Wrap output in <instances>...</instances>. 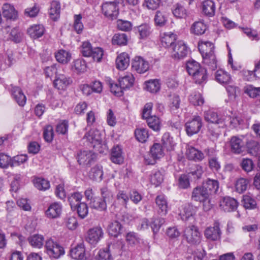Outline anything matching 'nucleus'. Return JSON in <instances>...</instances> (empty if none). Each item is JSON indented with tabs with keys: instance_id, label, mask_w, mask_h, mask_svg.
<instances>
[{
	"instance_id": "c03bdc74",
	"label": "nucleus",
	"mask_w": 260,
	"mask_h": 260,
	"mask_svg": "<svg viewBox=\"0 0 260 260\" xmlns=\"http://www.w3.org/2000/svg\"><path fill=\"white\" fill-rule=\"evenodd\" d=\"M103 175L102 167L99 166L92 168L89 173V177L95 181H101L102 179Z\"/></svg>"
},
{
	"instance_id": "72a5a7b5",
	"label": "nucleus",
	"mask_w": 260,
	"mask_h": 260,
	"mask_svg": "<svg viewBox=\"0 0 260 260\" xmlns=\"http://www.w3.org/2000/svg\"><path fill=\"white\" fill-rule=\"evenodd\" d=\"M244 143L242 140L237 137H233L231 140V150L235 153L239 154L242 152Z\"/></svg>"
},
{
	"instance_id": "de8ad7c7",
	"label": "nucleus",
	"mask_w": 260,
	"mask_h": 260,
	"mask_svg": "<svg viewBox=\"0 0 260 260\" xmlns=\"http://www.w3.org/2000/svg\"><path fill=\"white\" fill-rule=\"evenodd\" d=\"M244 92L251 98H256L260 95V87L252 85H247L244 87Z\"/></svg>"
},
{
	"instance_id": "bb28decb",
	"label": "nucleus",
	"mask_w": 260,
	"mask_h": 260,
	"mask_svg": "<svg viewBox=\"0 0 260 260\" xmlns=\"http://www.w3.org/2000/svg\"><path fill=\"white\" fill-rule=\"evenodd\" d=\"M2 13L4 17L7 19H15L17 16V12L13 6L6 3L2 7Z\"/></svg>"
},
{
	"instance_id": "4be33fe9",
	"label": "nucleus",
	"mask_w": 260,
	"mask_h": 260,
	"mask_svg": "<svg viewBox=\"0 0 260 260\" xmlns=\"http://www.w3.org/2000/svg\"><path fill=\"white\" fill-rule=\"evenodd\" d=\"M72 81L70 77H66L63 74L57 75L54 81V85L58 89H63L69 85Z\"/></svg>"
},
{
	"instance_id": "423d86ee",
	"label": "nucleus",
	"mask_w": 260,
	"mask_h": 260,
	"mask_svg": "<svg viewBox=\"0 0 260 260\" xmlns=\"http://www.w3.org/2000/svg\"><path fill=\"white\" fill-rule=\"evenodd\" d=\"M102 10L103 14L111 20L116 19L119 14L118 4L114 2L104 3Z\"/></svg>"
},
{
	"instance_id": "f257e3e1",
	"label": "nucleus",
	"mask_w": 260,
	"mask_h": 260,
	"mask_svg": "<svg viewBox=\"0 0 260 260\" xmlns=\"http://www.w3.org/2000/svg\"><path fill=\"white\" fill-rule=\"evenodd\" d=\"M209 197V193L203 186H199L193 188L191 197L194 201L203 203L204 210L208 211L212 208Z\"/></svg>"
},
{
	"instance_id": "a19ab883",
	"label": "nucleus",
	"mask_w": 260,
	"mask_h": 260,
	"mask_svg": "<svg viewBox=\"0 0 260 260\" xmlns=\"http://www.w3.org/2000/svg\"><path fill=\"white\" fill-rule=\"evenodd\" d=\"M195 82L198 84H202L206 82L207 76V69L202 68L198 71L192 75Z\"/></svg>"
},
{
	"instance_id": "052dcab7",
	"label": "nucleus",
	"mask_w": 260,
	"mask_h": 260,
	"mask_svg": "<svg viewBox=\"0 0 260 260\" xmlns=\"http://www.w3.org/2000/svg\"><path fill=\"white\" fill-rule=\"evenodd\" d=\"M190 102L194 106H201L204 103V99L199 92H194L189 96Z\"/></svg>"
},
{
	"instance_id": "39448f33",
	"label": "nucleus",
	"mask_w": 260,
	"mask_h": 260,
	"mask_svg": "<svg viewBox=\"0 0 260 260\" xmlns=\"http://www.w3.org/2000/svg\"><path fill=\"white\" fill-rule=\"evenodd\" d=\"M202 125V118L198 115L194 116L191 120L187 121L185 124L187 134L188 136H192L197 134L200 131Z\"/></svg>"
},
{
	"instance_id": "49530a36",
	"label": "nucleus",
	"mask_w": 260,
	"mask_h": 260,
	"mask_svg": "<svg viewBox=\"0 0 260 260\" xmlns=\"http://www.w3.org/2000/svg\"><path fill=\"white\" fill-rule=\"evenodd\" d=\"M168 20V15L165 12L157 11L154 17V21L156 25L162 26L165 25Z\"/></svg>"
},
{
	"instance_id": "79ce46f5",
	"label": "nucleus",
	"mask_w": 260,
	"mask_h": 260,
	"mask_svg": "<svg viewBox=\"0 0 260 260\" xmlns=\"http://www.w3.org/2000/svg\"><path fill=\"white\" fill-rule=\"evenodd\" d=\"M161 141L164 146L169 151L172 150L176 145L173 137L169 133H166L163 135Z\"/></svg>"
},
{
	"instance_id": "f3484780",
	"label": "nucleus",
	"mask_w": 260,
	"mask_h": 260,
	"mask_svg": "<svg viewBox=\"0 0 260 260\" xmlns=\"http://www.w3.org/2000/svg\"><path fill=\"white\" fill-rule=\"evenodd\" d=\"M124 153L122 147L117 145L113 147L111 152L110 159L112 162L121 164L124 161Z\"/></svg>"
},
{
	"instance_id": "6e6552de",
	"label": "nucleus",
	"mask_w": 260,
	"mask_h": 260,
	"mask_svg": "<svg viewBox=\"0 0 260 260\" xmlns=\"http://www.w3.org/2000/svg\"><path fill=\"white\" fill-rule=\"evenodd\" d=\"M62 210V204L57 202L51 203L45 211V216L49 219H56L60 217Z\"/></svg>"
},
{
	"instance_id": "f8f14e48",
	"label": "nucleus",
	"mask_w": 260,
	"mask_h": 260,
	"mask_svg": "<svg viewBox=\"0 0 260 260\" xmlns=\"http://www.w3.org/2000/svg\"><path fill=\"white\" fill-rule=\"evenodd\" d=\"M132 68L139 74L144 73L149 68V64L147 61L140 56H136L132 62Z\"/></svg>"
},
{
	"instance_id": "b1692460",
	"label": "nucleus",
	"mask_w": 260,
	"mask_h": 260,
	"mask_svg": "<svg viewBox=\"0 0 260 260\" xmlns=\"http://www.w3.org/2000/svg\"><path fill=\"white\" fill-rule=\"evenodd\" d=\"M215 80L221 85H225L232 83V79L230 74L222 70H219L215 73Z\"/></svg>"
},
{
	"instance_id": "a18cd8bd",
	"label": "nucleus",
	"mask_w": 260,
	"mask_h": 260,
	"mask_svg": "<svg viewBox=\"0 0 260 260\" xmlns=\"http://www.w3.org/2000/svg\"><path fill=\"white\" fill-rule=\"evenodd\" d=\"M146 119H147V124L150 128L156 132L160 130L161 122L158 117L152 116Z\"/></svg>"
},
{
	"instance_id": "dca6fc26",
	"label": "nucleus",
	"mask_w": 260,
	"mask_h": 260,
	"mask_svg": "<svg viewBox=\"0 0 260 260\" xmlns=\"http://www.w3.org/2000/svg\"><path fill=\"white\" fill-rule=\"evenodd\" d=\"M243 122L240 116L231 113V115H226L223 118L222 125L220 127L229 126L231 128L236 127Z\"/></svg>"
},
{
	"instance_id": "a211bd4d",
	"label": "nucleus",
	"mask_w": 260,
	"mask_h": 260,
	"mask_svg": "<svg viewBox=\"0 0 260 260\" xmlns=\"http://www.w3.org/2000/svg\"><path fill=\"white\" fill-rule=\"evenodd\" d=\"M71 256L77 260H89L85 253L84 245L81 244L72 248L70 250Z\"/></svg>"
},
{
	"instance_id": "09e8293b",
	"label": "nucleus",
	"mask_w": 260,
	"mask_h": 260,
	"mask_svg": "<svg viewBox=\"0 0 260 260\" xmlns=\"http://www.w3.org/2000/svg\"><path fill=\"white\" fill-rule=\"evenodd\" d=\"M140 39H146L151 32V27L147 24H143L137 27Z\"/></svg>"
},
{
	"instance_id": "69168bd1",
	"label": "nucleus",
	"mask_w": 260,
	"mask_h": 260,
	"mask_svg": "<svg viewBox=\"0 0 260 260\" xmlns=\"http://www.w3.org/2000/svg\"><path fill=\"white\" fill-rule=\"evenodd\" d=\"M190 180V177L187 174L181 175L178 181V185L179 188L182 189H186L189 187Z\"/></svg>"
},
{
	"instance_id": "4c0bfd02",
	"label": "nucleus",
	"mask_w": 260,
	"mask_h": 260,
	"mask_svg": "<svg viewBox=\"0 0 260 260\" xmlns=\"http://www.w3.org/2000/svg\"><path fill=\"white\" fill-rule=\"evenodd\" d=\"M55 58L56 60L61 63L66 64L69 62L71 59V54L65 50H59L55 53Z\"/></svg>"
},
{
	"instance_id": "c756f323",
	"label": "nucleus",
	"mask_w": 260,
	"mask_h": 260,
	"mask_svg": "<svg viewBox=\"0 0 260 260\" xmlns=\"http://www.w3.org/2000/svg\"><path fill=\"white\" fill-rule=\"evenodd\" d=\"M44 237L41 234H34L28 238L29 244L34 248H41L44 243Z\"/></svg>"
},
{
	"instance_id": "338daca9",
	"label": "nucleus",
	"mask_w": 260,
	"mask_h": 260,
	"mask_svg": "<svg viewBox=\"0 0 260 260\" xmlns=\"http://www.w3.org/2000/svg\"><path fill=\"white\" fill-rule=\"evenodd\" d=\"M101 195L102 199L105 202H110L112 201L113 197V193L112 191L108 188L107 186L102 187L101 189Z\"/></svg>"
},
{
	"instance_id": "864d4df0",
	"label": "nucleus",
	"mask_w": 260,
	"mask_h": 260,
	"mask_svg": "<svg viewBox=\"0 0 260 260\" xmlns=\"http://www.w3.org/2000/svg\"><path fill=\"white\" fill-rule=\"evenodd\" d=\"M112 41L114 45H125L127 44V37L125 34H116L113 36Z\"/></svg>"
},
{
	"instance_id": "e433bc0d",
	"label": "nucleus",
	"mask_w": 260,
	"mask_h": 260,
	"mask_svg": "<svg viewBox=\"0 0 260 260\" xmlns=\"http://www.w3.org/2000/svg\"><path fill=\"white\" fill-rule=\"evenodd\" d=\"M194 212L193 207L190 205L184 206L180 211L179 216L183 221H187L189 219H192Z\"/></svg>"
},
{
	"instance_id": "c85d7f7f",
	"label": "nucleus",
	"mask_w": 260,
	"mask_h": 260,
	"mask_svg": "<svg viewBox=\"0 0 260 260\" xmlns=\"http://www.w3.org/2000/svg\"><path fill=\"white\" fill-rule=\"evenodd\" d=\"M135 78L131 73H126L119 79V83L123 89L130 88L133 85Z\"/></svg>"
},
{
	"instance_id": "8fccbe9b",
	"label": "nucleus",
	"mask_w": 260,
	"mask_h": 260,
	"mask_svg": "<svg viewBox=\"0 0 260 260\" xmlns=\"http://www.w3.org/2000/svg\"><path fill=\"white\" fill-rule=\"evenodd\" d=\"M146 89L151 93L158 92L160 88V84L158 80H151L146 82Z\"/></svg>"
},
{
	"instance_id": "6ab92c4d",
	"label": "nucleus",
	"mask_w": 260,
	"mask_h": 260,
	"mask_svg": "<svg viewBox=\"0 0 260 260\" xmlns=\"http://www.w3.org/2000/svg\"><path fill=\"white\" fill-rule=\"evenodd\" d=\"M155 203L158 213L161 215H166L168 211V203L165 196L158 195L155 198Z\"/></svg>"
},
{
	"instance_id": "58836bf2",
	"label": "nucleus",
	"mask_w": 260,
	"mask_h": 260,
	"mask_svg": "<svg viewBox=\"0 0 260 260\" xmlns=\"http://www.w3.org/2000/svg\"><path fill=\"white\" fill-rule=\"evenodd\" d=\"M206 25L202 21L194 22L190 27V32L195 35H201L205 33Z\"/></svg>"
},
{
	"instance_id": "aec40b11",
	"label": "nucleus",
	"mask_w": 260,
	"mask_h": 260,
	"mask_svg": "<svg viewBox=\"0 0 260 260\" xmlns=\"http://www.w3.org/2000/svg\"><path fill=\"white\" fill-rule=\"evenodd\" d=\"M204 119L207 122L222 125L223 118L219 117L217 113L212 109L205 111L204 113Z\"/></svg>"
},
{
	"instance_id": "20e7f679",
	"label": "nucleus",
	"mask_w": 260,
	"mask_h": 260,
	"mask_svg": "<svg viewBox=\"0 0 260 260\" xmlns=\"http://www.w3.org/2000/svg\"><path fill=\"white\" fill-rule=\"evenodd\" d=\"M183 237L187 243L196 245L200 243L201 234L197 226L190 225L186 227L183 232Z\"/></svg>"
},
{
	"instance_id": "c9c22d12",
	"label": "nucleus",
	"mask_w": 260,
	"mask_h": 260,
	"mask_svg": "<svg viewBox=\"0 0 260 260\" xmlns=\"http://www.w3.org/2000/svg\"><path fill=\"white\" fill-rule=\"evenodd\" d=\"M198 48L202 56L214 52V46L210 42L202 41L199 42Z\"/></svg>"
},
{
	"instance_id": "4d7b16f0",
	"label": "nucleus",
	"mask_w": 260,
	"mask_h": 260,
	"mask_svg": "<svg viewBox=\"0 0 260 260\" xmlns=\"http://www.w3.org/2000/svg\"><path fill=\"white\" fill-rule=\"evenodd\" d=\"M34 184L36 188L41 190H46L50 187L49 182L44 178H36L34 180Z\"/></svg>"
},
{
	"instance_id": "1a4fd4ad",
	"label": "nucleus",
	"mask_w": 260,
	"mask_h": 260,
	"mask_svg": "<svg viewBox=\"0 0 260 260\" xmlns=\"http://www.w3.org/2000/svg\"><path fill=\"white\" fill-rule=\"evenodd\" d=\"M219 206L221 210L229 212L233 211L237 209L238 202L233 198L225 197L220 199Z\"/></svg>"
},
{
	"instance_id": "e2e57ef3",
	"label": "nucleus",
	"mask_w": 260,
	"mask_h": 260,
	"mask_svg": "<svg viewBox=\"0 0 260 260\" xmlns=\"http://www.w3.org/2000/svg\"><path fill=\"white\" fill-rule=\"evenodd\" d=\"M248 181L243 178L238 179L235 183L236 190L239 193H242L247 189Z\"/></svg>"
},
{
	"instance_id": "a878e982",
	"label": "nucleus",
	"mask_w": 260,
	"mask_h": 260,
	"mask_svg": "<svg viewBox=\"0 0 260 260\" xmlns=\"http://www.w3.org/2000/svg\"><path fill=\"white\" fill-rule=\"evenodd\" d=\"M45 29L42 25L36 24L31 26L27 29V34L32 39L41 37L44 33Z\"/></svg>"
},
{
	"instance_id": "5fc2aeb1",
	"label": "nucleus",
	"mask_w": 260,
	"mask_h": 260,
	"mask_svg": "<svg viewBox=\"0 0 260 260\" xmlns=\"http://www.w3.org/2000/svg\"><path fill=\"white\" fill-rule=\"evenodd\" d=\"M121 225L117 221L111 222L108 226V232L110 235L117 237L120 233Z\"/></svg>"
},
{
	"instance_id": "393cba45",
	"label": "nucleus",
	"mask_w": 260,
	"mask_h": 260,
	"mask_svg": "<svg viewBox=\"0 0 260 260\" xmlns=\"http://www.w3.org/2000/svg\"><path fill=\"white\" fill-rule=\"evenodd\" d=\"M129 64V57L127 53L123 52L116 58V68L120 70H125Z\"/></svg>"
},
{
	"instance_id": "9d476101",
	"label": "nucleus",
	"mask_w": 260,
	"mask_h": 260,
	"mask_svg": "<svg viewBox=\"0 0 260 260\" xmlns=\"http://www.w3.org/2000/svg\"><path fill=\"white\" fill-rule=\"evenodd\" d=\"M221 232L219 228V223H214L213 226L208 227L205 231V237L212 241H217L220 239Z\"/></svg>"
},
{
	"instance_id": "7c9ffc66",
	"label": "nucleus",
	"mask_w": 260,
	"mask_h": 260,
	"mask_svg": "<svg viewBox=\"0 0 260 260\" xmlns=\"http://www.w3.org/2000/svg\"><path fill=\"white\" fill-rule=\"evenodd\" d=\"M186 154L189 159L195 161H201L204 157V154L201 151L191 146L187 148Z\"/></svg>"
},
{
	"instance_id": "0e129e2a",
	"label": "nucleus",
	"mask_w": 260,
	"mask_h": 260,
	"mask_svg": "<svg viewBox=\"0 0 260 260\" xmlns=\"http://www.w3.org/2000/svg\"><path fill=\"white\" fill-rule=\"evenodd\" d=\"M150 180L152 184L157 186L162 182L164 176L160 171H156L152 173Z\"/></svg>"
},
{
	"instance_id": "f704fd0d",
	"label": "nucleus",
	"mask_w": 260,
	"mask_h": 260,
	"mask_svg": "<svg viewBox=\"0 0 260 260\" xmlns=\"http://www.w3.org/2000/svg\"><path fill=\"white\" fill-rule=\"evenodd\" d=\"M60 4L58 1H53L50 4L49 14L50 18L55 21L60 16Z\"/></svg>"
},
{
	"instance_id": "603ef678",
	"label": "nucleus",
	"mask_w": 260,
	"mask_h": 260,
	"mask_svg": "<svg viewBox=\"0 0 260 260\" xmlns=\"http://www.w3.org/2000/svg\"><path fill=\"white\" fill-rule=\"evenodd\" d=\"M165 219L162 217H153L150 225L154 234L157 233L161 226L165 223Z\"/></svg>"
},
{
	"instance_id": "3c124183",
	"label": "nucleus",
	"mask_w": 260,
	"mask_h": 260,
	"mask_svg": "<svg viewBox=\"0 0 260 260\" xmlns=\"http://www.w3.org/2000/svg\"><path fill=\"white\" fill-rule=\"evenodd\" d=\"M135 134L136 139L142 143L146 142L149 137L148 131L144 128H137Z\"/></svg>"
},
{
	"instance_id": "0eeeda50",
	"label": "nucleus",
	"mask_w": 260,
	"mask_h": 260,
	"mask_svg": "<svg viewBox=\"0 0 260 260\" xmlns=\"http://www.w3.org/2000/svg\"><path fill=\"white\" fill-rule=\"evenodd\" d=\"M103 235L104 232L101 227H94L88 231L86 240L90 244L95 245L103 238Z\"/></svg>"
},
{
	"instance_id": "2eb2a0df",
	"label": "nucleus",
	"mask_w": 260,
	"mask_h": 260,
	"mask_svg": "<svg viewBox=\"0 0 260 260\" xmlns=\"http://www.w3.org/2000/svg\"><path fill=\"white\" fill-rule=\"evenodd\" d=\"M95 158V154L90 150L81 151L78 154V162L80 165H90Z\"/></svg>"
},
{
	"instance_id": "680f3d73",
	"label": "nucleus",
	"mask_w": 260,
	"mask_h": 260,
	"mask_svg": "<svg viewBox=\"0 0 260 260\" xmlns=\"http://www.w3.org/2000/svg\"><path fill=\"white\" fill-rule=\"evenodd\" d=\"M81 19V14L75 15L74 16V29L78 34H81L84 28Z\"/></svg>"
},
{
	"instance_id": "473e14b6",
	"label": "nucleus",
	"mask_w": 260,
	"mask_h": 260,
	"mask_svg": "<svg viewBox=\"0 0 260 260\" xmlns=\"http://www.w3.org/2000/svg\"><path fill=\"white\" fill-rule=\"evenodd\" d=\"M203 63L209 69L214 70L217 68V60L214 52L202 55Z\"/></svg>"
},
{
	"instance_id": "7ed1b4c3",
	"label": "nucleus",
	"mask_w": 260,
	"mask_h": 260,
	"mask_svg": "<svg viewBox=\"0 0 260 260\" xmlns=\"http://www.w3.org/2000/svg\"><path fill=\"white\" fill-rule=\"evenodd\" d=\"M171 56L175 60H181L184 58L188 52L186 44L182 41H178L169 50Z\"/></svg>"
},
{
	"instance_id": "ea45409f",
	"label": "nucleus",
	"mask_w": 260,
	"mask_h": 260,
	"mask_svg": "<svg viewBox=\"0 0 260 260\" xmlns=\"http://www.w3.org/2000/svg\"><path fill=\"white\" fill-rule=\"evenodd\" d=\"M91 208L95 209L99 211H104L107 209V203L102 198H94L89 203Z\"/></svg>"
},
{
	"instance_id": "412c9836",
	"label": "nucleus",
	"mask_w": 260,
	"mask_h": 260,
	"mask_svg": "<svg viewBox=\"0 0 260 260\" xmlns=\"http://www.w3.org/2000/svg\"><path fill=\"white\" fill-rule=\"evenodd\" d=\"M203 13L208 17L214 16L215 13V4L212 0H205L202 3Z\"/></svg>"
},
{
	"instance_id": "774afa93",
	"label": "nucleus",
	"mask_w": 260,
	"mask_h": 260,
	"mask_svg": "<svg viewBox=\"0 0 260 260\" xmlns=\"http://www.w3.org/2000/svg\"><path fill=\"white\" fill-rule=\"evenodd\" d=\"M117 26L119 30L128 31L132 29L133 25L129 21L119 19L117 21Z\"/></svg>"
},
{
	"instance_id": "5701e85b",
	"label": "nucleus",
	"mask_w": 260,
	"mask_h": 260,
	"mask_svg": "<svg viewBox=\"0 0 260 260\" xmlns=\"http://www.w3.org/2000/svg\"><path fill=\"white\" fill-rule=\"evenodd\" d=\"M172 12L174 17L179 19L185 18L188 16V11L185 6L180 3L173 6Z\"/></svg>"
},
{
	"instance_id": "ddd939ff",
	"label": "nucleus",
	"mask_w": 260,
	"mask_h": 260,
	"mask_svg": "<svg viewBox=\"0 0 260 260\" xmlns=\"http://www.w3.org/2000/svg\"><path fill=\"white\" fill-rule=\"evenodd\" d=\"M84 138H86L89 143L92 144L93 147L96 145L101 144L103 141L102 134L96 128L91 129L85 135Z\"/></svg>"
},
{
	"instance_id": "37998d69",
	"label": "nucleus",
	"mask_w": 260,
	"mask_h": 260,
	"mask_svg": "<svg viewBox=\"0 0 260 260\" xmlns=\"http://www.w3.org/2000/svg\"><path fill=\"white\" fill-rule=\"evenodd\" d=\"M82 195L79 192L72 193L69 197L68 201L72 209H76L80 203H82Z\"/></svg>"
},
{
	"instance_id": "cd10ccee",
	"label": "nucleus",
	"mask_w": 260,
	"mask_h": 260,
	"mask_svg": "<svg viewBox=\"0 0 260 260\" xmlns=\"http://www.w3.org/2000/svg\"><path fill=\"white\" fill-rule=\"evenodd\" d=\"M12 94L19 106H23L25 104L26 98L21 88L16 86L13 87L12 89Z\"/></svg>"
},
{
	"instance_id": "bf43d9fd",
	"label": "nucleus",
	"mask_w": 260,
	"mask_h": 260,
	"mask_svg": "<svg viewBox=\"0 0 260 260\" xmlns=\"http://www.w3.org/2000/svg\"><path fill=\"white\" fill-rule=\"evenodd\" d=\"M202 68L200 64L194 60L188 61L186 63V69L190 76L194 74Z\"/></svg>"
},
{
	"instance_id": "6e6d98bb",
	"label": "nucleus",
	"mask_w": 260,
	"mask_h": 260,
	"mask_svg": "<svg viewBox=\"0 0 260 260\" xmlns=\"http://www.w3.org/2000/svg\"><path fill=\"white\" fill-rule=\"evenodd\" d=\"M86 65L85 61L81 59L75 60L72 64V70L77 73H83L85 71Z\"/></svg>"
},
{
	"instance_id": "2f4dec72",
	"label": "nucleus",
	"mask_w": 260,
	"mask_h": 260,
	"mask_svg": "<svg viewBox=\"0 0 260 260\" xmlns=\"http://www.w3.org/2000/svg\"><path fill=\"white\" fill-rule=\"evenodd\" d=\"M202 186L210 196L217 192L219 188V183L216 180L208 179L203 183Z\"/></svg>"
},
{
	"instance_id": "9b49d317",
	"label": "nucleus",
	"mask_w": 260,
	"mask_h": 260,
	"mask_svg": "<svg viewBox=\"0 0 260 260\" xmlns=\"http://www.w3.org/2000/svg\"><path fill=\"white\" fill-rule=\"evenodd\" d=\"M150 156L152 159L145 157V163L147 165H153L155 163V160L163 156V151L161 146L158 143L154 144L150 149Z\"/></svg>"
},
{
	"instance_id": "f03ea898",
	"label": "nucleus",
	"mask_w": 260,
	"mask_h": 260,
	"mask_svg": "<svg viewBox=\"0 0 260 260\" xmlns=\"http://www.w3.org/2000/svg\"><path fill=\"white\" fill-rule=\"evenodd\" d=\"M45 249L46 253L50 257L58 258L64 254L63 247L51 238H49L46 241Z\"/></svg>"
},
{
	"instance_id": "13d9d810",
	"label": "nucleus",
	"mask_w": 260,
	"mask_h": 260,
	"mask_svg": "<svg viewBox=\"0 0 260 260\" xmlns=\"http://www.w3.org/2000/svg\"><path fill=\"white\" fill-rule=\"evenodd\" d=\"M203 173V168L199 165L195 167V168L191 172L187 173L191 180H197L200 179Z\"/></svg>"
},
{
	"instance_id": "4468645a",
	"label": "nucleus",
	"mask_w": 260,
	"mask_h": 260,
	"mask_svg": "<svg viewBox=\"0 0 260 260\" xmlns=\"http://www.w3.org/2000/svg\"><path fill=\"white\" fill-rule=\"evenodd\" d=\"M176 39L177 36L172 32H164L160 36L161 45L169 50L175 44Z\"/></svg>"
}]
</instances>
